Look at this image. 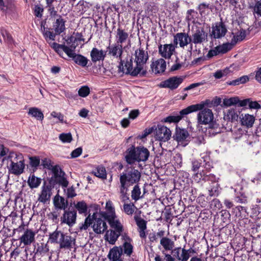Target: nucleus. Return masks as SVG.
I'll return each mask as SVG.
<instances>
[{"mask_svg": "<svg viewBox=\"0 0 261 261\" xmlns=\"http://www.w3.org/2000/svg\"><path fill=\"white\" fill-rule=\"evenodd\" d=\"M233 45H234L232 44L231 42L230 43H224L222 45L217 46V47L220 54H224L230 50L232 48Z\"/></svg>", "mask_w": 261, "mask_h": 261, "instance_id": "nucleus-49", "label": "nucleus"}, {"mask_svg": "<svg viewBox=\"0 0 261 261\" xmlns=\"http://www.w3.org/2000/svg\"><path fill=\"white\" fill-rule=\"evenodd\" d=\"M135 208L136 207L135 205L132 203L128 204L124 203L123 205L124 212L128 215H132L134 213Z\"/></svg>", "mask_w": 261, "mask_h": 261, "instance_id": "nucleus-51", "label": "nucleus"}, {"mask_svg": "<svg viewBox=\"0 0 261 261\" xmlns=\"http://www.w3.org/2000/svg\"><path fill=\"white\" fill-rule=\"evenodd\" d=\"M53 204L56 209L65 210L68 206V201L59 195H56L53 199Z\"/></svg>", "mask_w": 261, "mask_h": 261, "instance_id": "nucleus-24", "label": "nucleus"}, {"mask_svg": "<svg viewBox=\"0 0 261 261\" xmlns=\"http://www.w3.org/2000/svg\"><path fill=\"white\" fill-rule=\"evenodd\" d=\"M227 31L225 24L222 21L218 22L212 27L211 35L214 38H221L225 35Z\"/></svg>", "mask_w": 261, "mask_h": 261, "instance_id": "nucleus-12", "label": "nucleus"}, {"mask_svg": "<svg viewBox=\"0 0 261 261\" xmlns=\"http://www.w3.org/2000/svg\"><path fill=\"white\" fill-rule=\"evenodd\" d=\"M119 70L123 73L129 74L133 76H136L138 75L140 76H144L146 74V69L139 66L137 63L133 61L132 58L127 60L124 65H123V62L120 63L119 66Z\"/></svg>", "mask_w": 261, "mask_h": 261, "instance_id": "nucleus-7", "label": "nucleus"}, {"mask_svg": "<svg viewBox=\"0 0 261 261\" xmlns=\"http://www.w3.org/2000/svg\"><path fill=\"white\" fill-rule=\"evenodd\" d=\"M122 253V249L118 247H114L110 250L108 258L111 261L122 260L120 257Z\"/></svg>", "mask_w": 261, "mask_h": 261, "instance_id": "nucleus-30", "label": "nucleus"}, {"mask_svg": "<svg viewBox=\"0 0 261 261\" xmlns=\"http://www.w3.org/2000/svg\"><path fill=\"white\" fill-rule=\"evenodd\" d=\"M85 4H86L84 1H80L76 6V9L78 10V12L80 14H83L86 11Z\"/></svg>", "mask_w": 261, "mask_h": 261, "instance_id": "nucleus-59", "label": "nucleus"}, {"mask_svg": "<svg viewBox=\"0 0 261 261\" xmlns=\"http://www.w3.org/2000/svg\"><path fill=\"white\" fill-rule=\"evenodd\" d=\"M74 207L76 209L80 214H85L87 213L88 206L84 201H79L77 203H74Z\"/></svg>", "mask_w": 261, "mask_h": 261, "instance_id": "nucleus-42", "label": "nucleus"}, {"mask_svg": "<svg viewBox=\"0 0 261 261\" xmlns=\"http://www.w3.org/2000/svg\"><path fill=\"white\" fill-rule=\"evenodd\" d=\"M193 179L197 182H199L201 180H206V173L204 170L194 174L193 176Z\"/></svg>", "mask_w": 261, "mask_h": 261, "instance_id": "nucleus-52", "label": "nucleus"}, {"mask_svg": "<svg viewBox=\"0 0 261 261\" xmlns=\"http://www.w3.org/2000/svg\"><path fill=\"white\" fill-rule=\"evenodd\" d=\"M30 165L33 167H36L40 164V159L37 156H32L29 158Z\"/></svg>", "mask_w": 261, "mask_h": 261, "instance_id": "nucleus-63", "label": "nucleus"}, {"mask_svg": "<svg viewBox=\"0 0 261 261\" xmlns=\"http://www.w3.org/2000/svg\"><path fill=\"white\" fill-rule=\"evenodd\" d=\"M35 235L36 233L35 231L32 229H27L20 238V242L25 246L30 245L35 242Z\"/></svg>", "mask_w": 261, "mask_h": 261, "instance_id": "nucleus-20", "label": "nucleus"}, {"mask_svg": "<svg viewBox=\"0 0 261 261\" xmlns=\"http://www.w3.org/2000/svg\"><path fill=\"white\" fill-rule=\"evenodd\" d=\"M108 55L113 58L120 60V63H122L121 55L123 53L122 45L115 43L108 47Z\"/></svg>", "mask_w": 261, "mask_h": 261, "instance_id": "nucleus-18", "label": "nucleus"}, {"mask_svg": "<svg viewBox=\"0 0 261 261\" xmlns=\"http://www.w3.org/2000/svg\"><path fill=\"white\" fill-rule=\"evenodd\" d=\"M34 15L38 17H41L43 8L40 5H35L34 9Z\"/></svg>", "mask_w": 261, "mask_h": 261, "instance_id": "nucleus-58", "label": "nucleus"}, {"mask_svg": "<svg viewBox=\"0 0 261 261\" xmlns=\"http://www.w3.org/2000/svg\"><path fill=\"white\" fill-rule=\"evenodd\" d=\"M128 188L120 185L119 187V192L120 194V198L123 202H125L129 200L127 194Z\"/></svg>", "mask_w": 261, "mask_h": 261, "instance_id": "nucleus-40", "label": "nucleus"}, {"mask_svg": "<svg viewBox=\"0 0 261 261\" xmlns=\"http://www.w3.org/2000/svg\"><path fill=\"white\" fill-rule=\"evenodd\" d=\"M76 210L73 208L66 209L61 217V223L65 224L69 227H72L76 223Z\"/></svg>", "mask_w": 261, "mask_h": 261, "instance_id": "nucleus-9", "label": "nucleus"}, {"mask_svg": "<svg viewBox=\"0 0 261 261\" xmlns=\"http://www.w3.org/2000/svg\"><path fill=\"white\" fill-rule=\"evenodd\" d=\"M121 233L113 229L107 230L105 234V239L110 244L114 245L117 240Z\"/></svg>", "mask_w": 261, "mask_h": 261, "instance_id": "nucleus-29", "label": "nucleus"}, {"mask_svg": "<svg viewBox=\"0 0 261 261\" xmlns=\"http://www.w3.org/2000/svg\"><path fill=\"white\" fill-rule=\"evenodd\" d=\"M59 138L63 143H70L72 140V135L70 133L61 134Z\"/></svg>", "mask_w": 261, "mask_h": 261, "instance_id": "nucleus-53", "label": "nucleus"}, {"mask_svg": "<svg viewBox=\"0 0 261 261\" xmlns=\"http://www.w3.org/2000/svg\"><path fill=\"white\" fill-rule=\"evenodd\" d=\"M107 221L108 222L110 227L113 229L114 230L121 233L122 232L123 230V225L119 220L117 218V217L108 220Z\"/></svg>", "mask_w": 261, "mask_h": 261, "instance_id": "nucleus-32", "label": "nucleus"}, {"mask_svg": "<svg viewBox=\"0 0 261 261\" xmlns=\"http://www.w3.org/2000/svg\"><path fill=\"white\" fill-rule=\"evenodd\" d=\"M184 116V115H181L180 114V115L177 116H170L165 118L164 122L169 123L178 122Z\"/></svg>", "mask_w": 261, "mask_h": 261, "instance_id": "nucleus-56", "label": "nucleus"}, {"mask_svg": "<svg viewBox=\"0 0 261 261\" xmlns=\"http://www.w3.org/2000/svg\"><path fill=\"white\" fill-rule=\"evenodd\" d=\"M192 249H186L185 248L177 247L174 248L172 251L173 256L179 261H188L190 257V253Z\"/></svg>", "mask_w": 261, "mask_h": 261, "instance_id": "nucleus-15", "label": "nucleus"}, {"mask_svg": "<svg viewBox=\"0 0 261 261\" xmlns=\"http://www.w3.org/2000/svg\"><path fill=\"white\" fill-rule=\"evenodd\" d=\"M239 102V99L238 97H233L229 98L224 99L223 104L225 107H230L237 105Z\"/></svg>", "mask_w": 261, "mask_h": 261, "instance_id": "nucleus-48", "label": "nucleus"}, {"mask_svg": "<svg viewBox=\"0 0 261 261\" xmlns=\"http://www.w3.org/2000/svg\"><path fill=\"white\" fill-rule=\"evenodd\" d=\"M174 166L176 168H180L182 165V157L180 154H176L174 156Z\"/></svg>", "mask_w": 261, "mask_h": 261, "instance_id": "nucleus-62", "label": "nucleus"}, {"mask_svg": "<svg viewBox=\"0 0 261 261\" xmlns=\"http://www.w3.org/2000/svg\"><path fill=\"white\" fill-rule=\"evenodd\" d=\"M128 39V34L124 30L118 28L116 31V43L122 45Z\"/></svg>", "mask_w": 261, "mask_h": 261, "instance_id": "nucleus-31", "label": "nucleus"}, {"mask_svg": "<svg viewBox=\"0 0 261 261\" xmlns=\"http://www.w3.org/2000/svg\"><path fill=\"white\" fill-rule=\"evenodd\" d=\"M249 8L253 10V13L258 16H261V0L253 3H249Z\"/></svg>", "mask_w": 261, "mask_h": 261, "instance_id": "nucleus-46", "label": "nucleus"}, {"mask_svg": "<svg viewBox=\"0 0 261 261\" xmlns=\"http://www.w3.org/2000/svg\"><path fill=\"white\" fill-rule=\"evenodd\" d=\"M93 174L97 177L106 179L107 178V172L105 168L102 166L97 167L93 171Z\"/></svg>", "mask_w": 261, "mask_h": 261, "instance_id": "nucleus-44", "label": "nucleus"}, {"mask_svg": "<svg viewBox=\"0 0 261 261\" xmlns=\"http://www.w3.org/2000/svg\"><path fill=\"white\" fill-rule=\"evenodd\" d=\"M233 66H230L229 67L223 70H218L214 74V76L216 79H219L224 76H226L229 72L232 71V68Z\"/></svg>", "mask_w": 261, "mask_h": 261, "instance_id": "nucleus-47", "label": "nucleus"}, {"mask_svg": "<svg viewBox=\"0 0 261 261\" xmlns=\"http://www.w3.org/2000/svg\"><path fill=\"white\" fill-rule=\"evenodd\" d=\"M202 84H203L202 83H196L192 84L188 86V87L184 88V91H189L190 92H189V93L191 95H198L200 91L196 89V88L200 86H201Z\"/></svg>", "mask_w": 261, "mask_h": 261, "instance_id": "nucleus-41", "label": "nucleus"}, {"mask_svg": "<svg viewBox=\"0 0 261 261\" xmlns=\"http://www.w3.org/2000/svg\"><path fill=\"white\" fill-rule=\"evenodd\" d=\"M53 171L54 174L55 180L57 182L61 185L63 187H67L68 182L65 177V173L58 166L55 167Z\"/></svg>", "mask_w": 261, "mask_h": 261, "instance_id": "nucleus-17", "label": "nucleus"}, {"mask_svg": "<svg viewBox=\"0 0 261 261\" xmlns=\"http://www.w3.org/2000/svg\"><path fill=\"white\" fill-rule=\"evenodd\" d=\"M219 186L217 182H212L211 188L208 189L209 195L211 196L218 195Z\"/></svg>", "mask_w": 261, "mask_h": 261, "instance_id": "nucleus-55", "label": "nucleus"}, {"mask_svg": "<svg viewBox=\"0 0 261 261\" xmlns=\"http://www.w3.org/2000/svg\"><path fill=\"white\" fill-rule=\"evenodd\" d=\"M65 20L61 16H58L54 22L53 27L56 34L60 35L65 30Z\"/></svg>", "mask_w": 261, "mask_h": 261, "instance_id": "nucleus-25", "label": "nucleus"}, {"mask_svg": "<svg viewBox=\"0 0 261 261\" xmlns=\"http://www.w3.org/2000/svg\"><path fill=\"white\" fill-rule=\"evenodd\" d=\"M65 194L68 198H73L76 195L75 189L73 187H69L64 190Z\"/></svg>", "mask_w": 261, "mask_h": 261, "instance_id": "nucleus-61", "label": "nucleus"}, {"mask_svg": "<svg viewBox=\"0 0 261 261\" xmlns=\"http://www.w3.org/2000/svg\"><path fill=\"white\" fill-rule=\"evenodd\" d=\"M78 93L80 96L85 97L90 93V89L87 86H83L79 90Z\"/></svg>", "mask_w": 261, "mask_h": 261, "instance_id": "nucleus-57", "label": "nucleus"}, {"mask_svg": "<svg viewBox=\"0 0 261 261\" xmlns=\"http://www.w3.org/2000/svg\"><path fill=\"white\" fill-rule=\"evenodd\" d=\"M238 118V115L234 109H229L224 113V119L227 121H234Z\"/></svg>", "mask_w": 261, "mask_h": 261, "instance_id": "nucleus-37", "label": "nucleus"}, {"mask_svg": "<svg viewBox=\"0 0 261 261\" xmlns=\"http://www.w3.org/2000/svg\"><path fill=\"white\" fill-rule=\"evenodd\" d=\"M240 118L241 124L247 127H251L255 121V117L249 114H242Z\"/></svg>", "mask_w": 261, "mask_h": 261, "instance_id": "nucleus-26", "label": "nucleus"}, {"mask_svg": "<svg viewBox=\"0 0 261 261\" xmlns=\"http://www.w3.org/2000/svg\"><path fill=\"white\" fill-rule=\"evenodd\" d=\"M131 239L129 237L126 238V240L123 244V252L127 256H130L133 253V246L130 243Z\"/></svg>", "mask_w": 261, "mask_h": 261, "instance_id": "nucleus-39", "label": "nucleus"}, {"mask_svg": "<svg viewBox=\"0 0 261 261\" xmlns=\"http://www.w3.org/2000/svg\"><path fill=\"white\" fill-rule=\"evenodd\" d=\"M51 189L50 186L43 185L41 187V191L39 195L38 201L43 204L46 203L50 201L51 196Z\"/></svg>", "mask_w": 261, "mask_h": 261, "instance_id": "nucleus-19", "label": "nucleus"}, {"mask_svg": "<svg viewBox=\"0 0 261 261\" xmlns=\"http://www.w3.org/2000/svg\"><path fill=\"white\" fill-rule=\"evenodd\" d=\"M28 114L37 120H42L44 118V115L41 111L36 107H32L29 109Z\"/></svg>", "mask_w": 261, "mask_h": 261, "instance_id": "nucleus-34", "label": "nucleus"}, {"mask_svg": "<svg viewBox=\"0 0 261 261\" xmlns=\"http://www.w3.org/2000/svg\"><path fill=\"white\" fill-rule=\"evenodd\" d=\"M256 101H252L251 99H250L249 108L251 109H259L260 108L261 103Z\"/></svg>", "mask_w": 261, "mask_h": 261, "instance_id": "nucleus-64", "label": "nucleus"}, {"mask_svg": "<svg viewBox=\"0 0 261 261\" xmlns=\"http://www.w3.org/2000/svg\"><path fill=\"white\" fill-rule=\"evenodd\" d=\"M28 184L31 189L38 188L41 182V179L35 176L34 175H31L28 179Z\"/></svg>", "mask_w": 261, "mask_h": 261, "instance_id": "nucleus-36", "label": "nucleus"}, {"mask_svg": "<svg viewBox=\"0 0 261 261\" xmlns=\"http://www.w3.org/2000/svg\"><path fill=\"white\" fill-rule=\"evenodd\" d=\"M210 103V100H206L204 102L196 105H193L182 110L179 113L181 115H186L192 112L199 111L197 114V119L198 125H207L213 122L214 114L212 110L205 108L204 107Z\"/></svg>", "mask_w": 261, "mask_h": 261, "instance_id": "nucleus-1", "label": "nucleus"}, {"mask_svg": "<svg viewBox=\"0 0 261 261\" xmlns=\"http://www.w3.org/2000/svg\"><path fill=\"white\" fill-rule=\"evenodd\" d=\"M220 131L219 124L215 122H212L209 124V126L206 130V133L209 136H213L220 133Z\"/></svg>", "mask_w": 261, "mask_h": 261, "instance_id": "nucleus-35", "label": "nucleus"}, {"mask_svg": "<svg viewBox=\"0 0 261 261\" xmlns=\"http://www.w3.org/2000/svg\"><path fill=\"white\" fill-rule=\"evenodd\" d=\"M1 34L3 37L4 39L8 43H11L12 42V37L6 30L4 29L1 30Z\"/></svg>", "mask_w": 261, "mask_h": 261, "instance_id": "nucleus-60", "label": "nucleus"}, {"mask_svg": "<svg viewBox=\"0 0 261 261\" xmlns=\"http://www.w3.org/2000/svg\"><path fill=\"white\" fill-rule=\"evenodd\" d=\"M171 136V132L168 128L164 125H158L156 129V139L165 142L168 141Z\"/></svg>", "mask_w": 261, "mask_h": 261, "instance_id": "nucleus-14", "label": "nucleus"}, {"mask_svg": "<svg viewBox=\"0 0 261 261\" xmlns=\"http://www.w3.org/2000/svg\"><path fill=\"white\" fill-rule=\"evenodd\" d=\"M189 134L188 132L184 129H176L175 137L178 142L182 141L188 137Z\"/></svg>", "mask_w": 261, "mask_h": 261, "instance_id": "nucleus-43", "label": "nucleus"}, {"mask_svg": "<svg viewBox=\"0 0 261 261\" xmlns=\"http://www.w3.org/2000/svg\"><path fill=\"white\" fill-rule=\"evenodd\" d=\"M141 189L138 185H136L131 192L132 198L135 201L143 197V195H141Z\"/></svg>", "mask_w": 261, "mask_h": 261, "instance_id": "nucleus-45", "label": "nucleus"}, {"mask_svg": "<svg viewBox=\"0 0 261 261\" xmlns=\"http://www.w3.org/2000/svg\"><path fill=\"white\" fill-rule=\"evenodd\" d=\"M183 81L184 77L181 76H173L162 82L161 86L174 90L176 89L182 83Z\"/></svg>", "mask_w": 261, "mask_h": 261, "instance_id": "nucleus-13", "label": "nucleus"}, {"mask_svg": "<svg viewBox=\"0 0 261 261\" xmlns=\"http://www.w3.org/2000/svg\"><path fill=\"white\" fill-rule=\"evenodd\" d=\"M135 220L136 222V224L138 227V229H146V221H145L143 219L141 218L138 216L135 217Z\"/></svg>", "mask_w": 261, "mask_h": 261, "instance_id": "nucleus-54", "label": "nucleus"}, {"mask_svg": "<svg viewBox=\"0 0 261 261\" xmlns=\"http://www.w3.org/2000/svg\"><path fill=\"white\" fill-rule=\"evenodd\" d=\"M151 70L155 74L164 72L166 69V62L163 58H160L152 62Z\"/></svg>", "mask_w": 261, "mask_h": 261, "instance_id": "nucleus-21", "label": "nucleus"}, {"mask_svg": "<svg viewBox=\"0 0 261 261\" xmlns=\"http://www.w3.org/2000/svg\"><path fill=\"white\" fill-rule=\"evenodd\" d=\"M92 224V227L96 234L103 233L108 228L106 222L101 218L98 217L97 213H94L92 216L89 215L85 220L84 223L80 226L81 230H86L88 227Z\"/></svg>", "mask_w": 261, "mask_h": 261, "instance_id": "nucleus-5", "label": "nucleus"}, {"mask_svg": "<svg viewBox=\"0 0 261 261\" xmlns=\"http://www.w3.org/2000/svg\"><path fill=\"white\" fill-rule=\"evenodd\" d=\"M106 53L102 49H98L96 47L92 48L90 52L91 60L93 63L103 61L106 57Z\"/></svg>", "mask_w": 261, "mask_h": 261, "instance_id": "nucleus-23", "label": "nucleus"}, {"mask_svg": "<svg viewBox=\"0 0 261 261\" xmlns=\"http://www.w3.org/2000/svg\"><path fill=\"white\" fill-rule=\"evenodd\" d=\"M175 46L172 43L160 44L159 45V54L163 59H170L175 53Z\"/></svg>", "mask_w": 261, "mask_h": 261, "instance_id": "nucleus-10", "label": "nucleus"}, {"mask_svg": "<svg viewBox=\"0 0 261 261\" xmlns=\"http://www.w3.org/2000/svg\"><path fill=\"white\" fill-rule=\"evenodd\" d=\"M233 35L231 39V43L232 44L235 45L237 42L242 41L246 36V31L244 29L238 30L237 32L232 33Z\"/></svg>", "mask_w": 261, "mask_h": 261, "instance_id": "nucleus-33", "label": "nucleus"}, {"mask_svg": "<svg viewBox=\"0 0 261 261\" xmlns=\"http://www.w3.org/2000/svg\"><path fill=\"white\" fill-rule=\"evenodd\" d=\"M135 61L139 66L146 69V64L149 59L148 52L144 50L143 48H139L135 53Z\"/></svg>", "mask_w": 261, "mask_h": 261, "instance_id": "nucleus-11", "label": "nucleus"}, {"mask_svg": "<svg viewBox=\"0 0 261 261\" xmlns=\"http://www.w3.org/2000/svg\"><path fill=\"white\" fill-rule=\"evenodd\" d=\"M149 156V150L144 147H135L134 145L128 148L125 154V161L128 164H133L136 162H145Z\"/></svg>", "mask_w": 261, "mask_h": 261, "instance_id": "nucleus-4", "label": "nucleus"}, {"mask_svg": "<svg viewBox=\"0 0 261 261\" xmlns=\"http://www.w3.org/2000/svg\"><path fill=\"white\" fill-rule=\"evenodd\" d=\"M141 172L134 168H128L119 175L120 185L129 188L137 184L140 180Z\"/></svg>", "mask_w": 261, "mask_h": 261, "instance_id": "nucleus-6", "label": "nucleus"}, {"mask_svg": "<svg viewBox=\"0 0 261 261\" xmlns=\"http://www.w3.org/2000/svg\"><path fill=\"white\" fill-rule=\"evenodd\" d=\"M100 214L107 220L117 217L115 207L111 201L109 200L106 202V211L101 212Z\"/></svg>", "mask_w": 261, "mask_h": 261, "instance_id": "nucleus-22", "label": "nucleus"}, {"mask_svg": "<svg viewBox=\"0 0 261 261\" xmlns=\"http://www.w3.org/2000/svg\"><path fill=\"white\" fill-rule=\"evenodd\" d=\"M190 42V37L185 33H178L174 36L173 44L175 47L179 44L180 47L184 48Z\"/></svg>", "mask_w": 261, "mask_h": 261, "instance_id": "nucleus-16", "label": "nucleus"}, {"mask_svg": "<svg viewBox=\"0 0 261 261\" xmlns=\"http://www.w3.org/2000/svg\"><path fill=\"white\" fill-rule=\"evenodd\" d=\"M63 233L58 230H55L53 233L50 234L49 237V240L51 243H56L59 244L62 237H63Z\"/></svg>", "mask_w": 261, "mask_h": 261, "instance_id": "nucleus-38", "label": "nucleus"}, {"mask_svg": "<svg viewBox=\"0 0 261 261\" xmlns=\"http://www.w3.org/2000/svg\"><path fill=\"white\" fill-rule=\"evenodd\" d=\"M50 47L62 58H64L63 55L64 52L69 58H72L76 64L82 67L87 66L88 59L82 55H77L75 53V46L71 45L69 47L65 44H60L57 43H50Z\"/></svg>", "mask_w": 261, "mask_h": 261, "instance_id": "nucleus-2", "label": "nucleus"}, {"mask_svg": "<svg viewBox=\"0 0 261 261\" xmlns=\"http://www.w3.org/2000/svg\"><path fill=\"white\" fill-rule=\"evenodd\" d=\"M57 34H56V32L55 33L50 31L49 29H48L47 31H46L45 32H44V34H43L44 38L45 39L46 41L50 44V43H52L53 42H50V41H54L55 40L56 36ZM50 46V45H49Z\"/></svg>", "mask_w": 261, "mask_h": 261, "instance_id": "nucleus-50", "label": "nucleus"}, {"mask_svg": "<svg viewBox=\"0 0 261 261\" xmlns=\"http://www.w3.org/2000/svg\"><path fill=\"white\" fill-rule=\"evenodd\" d=\"M160 245L164 249L162 252L164 253L165 251H172L174 247V242L171 239L164 237L161 239Z\"/></svg>", "mask_w": 261, "mask_h": 261, "instance_id": "nucleus-28", "label": "nucleus"}, {"mask_svg": "<svg viewBox=\"0 0 261 261\" xmlns=\"http://www.w3.org/2000/svg\"><path fill=\"white\" fill-rule=\"evenodd\" d=\"M75 243V239L72 237L63 234V237L59 242L61 248H69Z\"/></svg>", "mask_w": 261, "mask_h": 261, "instance_id": "nucleus-27", "label": "nucleus"}, {"mask_svg": "<svg viewBox=\"0 0 261 261\" xmlns=\"http://www.w3.org/2000/svg\"><path fill=\"white\" fill-rule=\"evenodd\" d=\"M5 160H7L10 162L7 167L10 174L19 175L24 172L25 168L24 160L21 153L10 152L7 156L2 159V162Z\"/></svg>", "mask_w": 261, "mask_h": 261, "instance_id": "nucleus-3", "label": "nucleus"}, {"mask_svg": "<svg viewBox=\"0 0 261 261\" xmlns=\"http://www.w3.org/2000/svg\"><path fill=\"white\" fill-rule=\"evenodd\" d=\"M192 35L190 37L191 42L195 44H201L207 41V33L203 28L194 25L191 29Z\"/></svg>", "mask_w": 261, "mask_h": 261, "instance_id": "nucleus-8", "label": "nucleus"}]
</instances>
